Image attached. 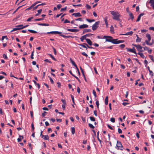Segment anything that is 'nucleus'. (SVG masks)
<instances>
[{
  "mask_svg": "<svg viewBox=\"0 0 154 154\" xmlns=\"http://www.w3.org/2000/svg\"><path fill=\"white\" fill-rule=\"evenodd\" d=\"M34 51H32L31 53V58L32 59H34L33 55H34Z\"/></svg>",
  "mask_w": 154,
  "mask_h": 154,
  "instance_id": "obj_47",
  "label": "nucleus"
},
{
  "mask_svg": "<svg viewBox=\"0 0 154 154\" xmlns=\"http://www.w3.org/2000/svg\"><path fill=\"white\" fill-rule=\"evenodd\" d=\"M104 21L106 25V26L107 27L108 25V22H107V17H105L104 18Z\"/></svg>",
  "mask_w": 154,
  "mask_h": 154,
  "instance_id": "obj_23",
  "label": "nucleus"
},
{
  "mask_svg": "<svg viewBox=\"0 0 154 154\" xmlns=\"http://www.w3.org/2000/svg\"><path fill=\"white\" fill-rule=\"evenodd\" d=\"M100 24L99 21H97L92 26V30L94 31L96 30L98 27V25Z\"/></svg>",
  "mask_w": 154,
  "mask_h": 154,
  "instance_id": "obj_6",
  "label": "nucleus"
},
{
  "mask_svg": "<svg viewBox=\"0 0 154 154\" xmlns=\"http://www.w3.org/2000/svg\"><path fill=\"white\" fill-rule=\"evenodd\" d=\"M33 17H31L28 18L27 20V22L30 21L33 18Z\"/></svg>",
  "mask_w": 154,
  "mask_h": 154,
  "instance_id": "obj_61",
  "label": "nucleus"
},
{
  "mask_svg": "<svg viewBox=\"0 0 154 154\" xmlns=\"http://www.w3.org/2000/svg\"><path fill=\"white\" fill-rule=\"evenodd\" d=\"M93 94H94L95 97L96 98L97 97L96 94V92L94 90H93Z\"/></svg>",
  "mask_w": 154,
  "mask_h": 154,
  "instance_id": "obj_38",
  "label": "nucleus"
},
{
  "mask_svg": "<svg viewBox=\"0 0 154 154\" xmlns=\"http://www.w3.org/2000/svg\"><path fill=\"white\" fill-rule=\"evenodd\" d=\"M59 35L64 38H73L74 37V36H70V35H69V36H66L63 34H60Z\"/></svg>",
  "mask_w": 154,
  "mask_h": 154,
  "instance_id": "obj_15",
  "label": "nucleus"
},
{
  "mask_svg": "<svg viewBox=\"0 0 154 154\" xmlns=\"http://www.w3.org/2000/svg\"><path fill=\"white\" fill-rule=\"evenodd\" d=\"M89 118L90 120L92 121H95V118L93 117L90 116Z\"/></svg>",
  "mask_w": 154,
  "mask_h": 154,
  "instance_id": "obj_35",
  "label": "nucleus"
},
{
  "mask_svg": "<svg viewBox=\"0 0 154 154\" xmlns=\"http://www.w3.org/2000/svg\"><path fill=\"white\" fill-rule=\"evenodd\" d=\"M110 32L111 33H114V27L113 26L111 25L110 27Z\"/></svg>",
  "mask_w": 154,
  "mask_h": 154,
  "instance_id": "obj_22",
  "label": "nucleus"
},
{
  "mask_svg": "<svg viewBox=\"0 0 154 154\" xmlns=\"http://www.w3.org/2000/svg\"><path fill=\"white\" fill-rule=\"evenodd\" d=\"M77 92L79 94L80 93V89L79 87H77Z\"/></svg>",
  "mask_w": 154,
  "mask_h": 154,
  "instance_id": "obj_49",
  "label": "nucleus"
},
{
  "mask_svg": "<svg viewBox=\"0 0 154 154\" xmlns=\"http://www.w3.org/2000/svg\"><path fill=\"white\" fill-rule=\"evenodd\" d=\"M47 113V112L45 111H44V112L42 113V116L43 117H44L45 116V114Z\"/></svg>",
  "mask_w": 154,
  "mask_h": 154,
  "instance_id": "obj_60",
  "label": "nucleus"
},
{
  "mask_svg": "<svg viewBox=\"0 0 154 154\" xmlns=\"http://www.w3.org/2000/svg\"><path fill=\"white\" fill-rule=\"evenodd\" d=\"M42 9H40L38 10L37 12L38 14H40L42 12Z\"/></svg>",
  "mask_w": 154,
  "mask_h": 154,
  "instance_id": "obj_64",
  "label": "nucleus"
},
{
  "mask_svg": "<svg viewBox=\"0 0 154 154\" xmlns=\"http://www.w3.org/2000/svg\"><path fill=\"white\" fill-rule=\"evenodd\" d=\"M127 51L130 52L134 53L136 54L137 56V53L136 51V50L134 47H133L132 49H131L128 48H126Z\"/></svg>",
  "mask_w": 154,
  "mask_h": 154,
  "instance_id": "obj_8",
  "label": "nucleus"
},
{
  "mask_svg": "<svg viewBox=\"0 0 154 154\" xmlns=\"http://www.w3.org/2000/svg\"><path fill=\"white\" fill-rule=\"evenodd\" d=\"M28 26H29L28 25H26V26H23V24H20V25H19V26H21V29H23L24 28L27 27Z\"/></svg>",
  "mask_w": 154,
  "mask_h": 154,
  "instance_id": "obj_28",
  "label": "nucleus"
},
{
  "mask_svg": "<svg viewBox=\"0 0 154 154\" xmlns=\"http://www.w3.org/2000/svg\"><path fill=\"white\" fill-rule=\"evenodd\" d=\"M49 78L51 83L52 84H54V82L53 80V79H52V78L51 77H49Z\"/></svg>",
  "mask_w": 154,
  "mask_h": 154,
  "instance_id": "obj_57",
  "label": "nucleus"
},
{
  "mask_svg": "<svg viewBox=\"0 0 154 154\" xmlns=\"http://www.w3.org/2000/svg\"><path fill=\"white\" fill-rule=\"evenodd\" d=\"M61 100L63 103V104H66V101L65 100L62 99Z\"/></svg>",
  "mask_w": 154,
  "mask_h": 154,
  "instance_id": "obj_50",
  "label": "nucleus"
},
{
  "mask_svg": "<svg viewBox=\"0 0 154 154\" xmlns=\"http://www.w3.org/2000/svg\"><path fill=\"white\" fill-rule=\"evenodd\" d=\"M49 55L55 61H57V60L54 57V56L52 54H49Z\"/></svg>",
  "mask_w": 154,
  "mask_h": 154,
  "instance_id": "obj_34",
  "label": "nucleus"
},
{
  "mask_svg": "<svg viewBox=\"0 0 154 154\" xmlns=\"http://www.w3.org/2000/svg\"><path fill=\"white\" fill-rule=\"evenodd\" d=\"M88 27V26L87 24H83L79 26V28L80 29H84L87 28Z\"/></svg>",
  "mask_w": 154,
  "mask_h": 154,
  "instance_id": "obj_14",
  "label": "nucleus"
},
{
  "mask_svg": "<svg viewBox=\"0 0 154 154\" xmlns=\"http://www.w3.org/2000/svg\"><path fill=\"white\" fill-rule=\"evenodd\" d=\"M110 120L113 123L115 122V119L114 118H111L110 119Z\"/></svg>",
  "mask_w": 154,
  "mask_h": 154,
  "instance_id": "obj_42",
  "label": "nucleus"
},
{
  "mask_svg": "<svg viewBox=\"0 0 154 154\" xmlns=\"http://www.w3.org/2000/svg\"><path fill=\"white\" fill-rule=\"evenodd\" d=\"M116 146L118 147V149H120L122 150L123 149V146L121 142L119 141H117Z\"/></svg>",
  "mask_w": 154,
  "mask_h": 154,
  "instance_id": "obj_5",
  "label": "nucleus"
},
{
  "mask_svg": "<svg viewBox=\"0 0 154 154\" xmlns=\"http://www.w3.org/2000/svg\"><path fill=\"white\" fill-rule=\"evenodd\" d=\"M149 56L150 59L152 61L154 62V60L153 59V56L152 55H149Z\"/></svg>",
  "mask_w": 154,
  "mask_h": 154,
  "instance_id": "obj_37",
  "label": "nucleus"
},
{
  "mask_svg": "<svg viewBox=\"0 0 154 154\" xmlns=\"http://www.w3.org/2000/svg\"><path fill=\"white\" fill-rule=\"evenodd\" d=\"M129 14L131 19L133 20L134 19V17L132 14L130 12H129Z\"/></svg>",
  "mask_w": 154,
  "mask_h": 154,
  "instance_id": "obj_27",
  "label": "nucleus"
},
{
  "mask_svg": "<svg viewBox=\"0 0 154 154\" xmlns=\"http://www.w3.org/2000/svg\"><path fill=\"white\" fill-rule=\"evenodd\" d=\"M133 32L132 31H130V32H128L125 34H121V35H131L133 34Z\"/></svg>",
  "mask_w": 154,
  "mask_h": 154,
  "instance_id": "obj_16",
  "label": "nucleus"
},
{
  "mask_svg": "<svg viewBox=\"0 0 154 154\" xmlns=\"http://www.w3.org/2000/svg\"><path fill=\"white\" fill-rule=\"evenodd\" d=\"M149 75L151 76H153V73L152 71L149 70Z\"/></svg>",
  "mask_w": 154,
  "mask_h": 154,
  "instance_id": "obj_56",
  "label": "nucleus"
},
{
  "mask_svg": "<svg viewBox=\"0 0 154 154\" xmlns=\"http://www.w3.org/2000/svg\"><path fill=\"white\" fill-rule=\"evenodd\" d=\"M66 8H67L66 7L64 8H62L60 9V11L61 12H62L63 11H66Z\"/></svg>",
  "mask_w": 154,
  "mask_h": 154,
  "instance_id": "obj_43",
  "label": "nucleus"
},
{
  "mask_svg": "<svg viewBox=\"0 0 154 154\" xmlns=\"http://www.w3.org/2000/svg\"><path fill=\"white\" fill-rule=\"evenodd\" d=\"M132 45H133L137 49V50L140 52H142L143 51H141V50L143 48V47H141L140 45H136L135 44H132Z\"/></svg>",
  "mask_w": 154,
  "mask_h": 154,
  "instance_id": "obj_7",
  "label": "nucleus"
},
{
  "mask_svg": "<svg viewBox=\"0 0 154 154\" xmlns=\"http://www.w3.org/2000/svg\"><path fill=\"white\" fill-rule=\"evenodd\" d=\"M117 39H116V40L114 42V44H118L121 43H122L124 42V40H117Z\"/></svg>",
  "mask_w": 154,
  "mask_h": 154,
  "instance_id": "obj_12",
  "label": "nucleus"
},
{
  "mask_svg": "<svg viewBox=\"0 0 154 154\" xmlns=\"http://www.w3.org/2000/svg\"><path fill=\"white\" fill-rule=\"evenodd\" d=\"M125 46V45L124 44H121L120 45V47L122 48H124Z\"/></svg>",
  "mask_w": 154,
  "mask_h": 154,
  "instance_id": "obj_58",
  "label": "nucleus"
},
{
  "mask_svg": "<svg viewBox=\"0 0 154 154\" xmlns=\"http://www.w3.org/2000/svg\"><path fill=\"white\" fill-rule=\"evenodd\" d=\"M72 15L74 16L75 17H80L82 16L80 13L78 12L77 13H74L72 14Z\"/></svg>",
  "mask_w": 154,
  "mask_h": 154,
  "instance_id": "obj_13",
  "label": "nucleus"
},
{
  "mask_svg": "<svg viewBox=\"0 0 154 154\" xmlns=\"http://www.w3.org/2000/svg\"><path fill=\"white\" fill-rule=\"evenodd\" d=\"M53 49L54 51V53L55 55H56L57 54V52L56 50V49L54 48L53 47Z\"/></svg>",
  "mask_w": 154,
  "mask_h": 154,
  "instance_id": "obj_59",
  "label": "nucleus"
},
{
  "mask_svg": "<svg viewBox=\"0 0 154 154\" xmlns=\"http://www.w3.org/2000/svg\"><path fill=\"white\" fill-rule=\"evenodd\" d=\"M92 35H93L91 33H88L87 34L85 35H84L82 36L80 38V40L82 42H83V41L84 39H87V38H86L87 37H90Z\"/></svg>",
  "mask_w": 154,
  "mask_h": 154,
  "instance_id": "obj_4",
  "label": "nucleus"
},
{
  "mask_svg": "<svg viewBox=\"0 0 154 154\" xmlns=\"http://www.w3.org/2000/svg\"><path fill=\"white\" fill-rule=\"evenodd\" d=\"M88 126L91 128L92 129H94L95 128L94 126L91 123H89L88 124Z\"/></svg>",
  "mask_w": 154,
  "mask_h": 154,
  "instance_id": "obj_36",
  "label": "nucleus"
},
{
  "mask_svg": "<svg viewBox=\"0 0 154 154\" xmlns=\"http://www.w3.org/2000/svg\"><path fill=\"white\" fill-rule=\"evenodd\" d=\"M5 38H6L7 40L8 39V38H7V37L6 36H2L1 39L2 41H3L4 40V39Z\"/></svg>",
  "mask_w": 154,
  "mask_h": 154,
  "instance_id": "obj_46",
  "label": "nucleus"
},
{
  "mask_svg": "<svg viewBox=\"0 0 154 154\" xmlns=\"http://www.w3.org/2000/svg\"><path fill=\"white\" fill-rule=\"evenodd\" d=\"M146 37L148 39V40L145 41V42L146 43V44L149 45H152L153 44V42H149L150 41L151 39V37L150 35L149 34L147 33L146 35Z\"/></svg>",
  "mask_w": 154,
  "mask_h": 154,
  "instance_id": "obj_3",
  "label": "nucleus"
},
{
  "mask_svg": "<svg viewBox=\"0 0 154 154\" xmlns=\"http://www.w3.org/2000/svg\"><path fill=\"white\" fill-rule=\"evenodd\" d=\"M66 105V104H63L62 106V107L63 108V109L64 110H65V109Z\"/></svg>",
  "mask_w": 154,
  "mask_h": 154,
  "instance_id": "obj_63",
  "label": "nucleus"
},
{
  "mask_svg": "<svg viewBox=\"0 0 154 154\" xmlns=\"http://www.w3.org/2000/svg\"><path fill=\"white\" fill-rule=\"evenodd\" d=\"M96 104L97 106L98 109H99V101L98 100H97L96 102Z\"/></svg>",
  "mask_w": 154,
  "mask_h": 154,
  "instance_id": "obj_41",
  "label": "nucleus"
},
{
  "mask_svg": "<svg viewBox=\"0 0 154 154\" xmlns=\"http://www.w3.org/2000/svg\"><path fill=\"white\" fill-rule=\"evenodd\" d=\"M111 14L113 16L112 18L113 20H116L119 21L120 24H121L120 23L122 21L121 20L120 18V17H121V15L119 14L118 11H110Z\"/></svg>",
  "mask_w": 154,
  "mask_h": 154,
  "instance_id": "obj_1",
  "label": "nucleus"
},
{
  "mask_svg": "<svg viewBox=\"0 0 154 154\" xmlns=\"http://www.w3.org/2000/svg\"><path fill=\"white\" fill-rule=\"evenodd\" d=\"M108 97L107 96L106 97L105 100V105H107L108 104Z\"/></svg>",
  "mask_w": 154,
  "mask_h": 154,
  "instance_id": "obj_25",
  "label": "nucleus"
},
{
  "mask_svg": "<svg viewBox=\"0 0 154 154\" xmlns=\"http://www.w3.org/2000/svg\"><path fill=\"white\" fill-rule=\"evenodd\" d=\"M70 61L71 63L72 64V65L73 66H74L75 67H76V68H77V66L76 64L75 63L74 61L71 58H70Z\"/></svg>",
  "mask_w": 154,
  "mask_h": 154,
  "instance_id": "obj_17",
  "label": "nucleus"
},
{
  "mask_svg": "<svg viewBox=\"0 0 154 154\" xmlns=\"http://www.w3.org/2000/svg\"><path fill=\"white\" fill-rule=\"evenodd\" d=\"M118 132L119 134H121L122 132V131L121 129L119 128L118 129Z\"/></svg>",
  "mask_w": 154,
  "mask_h": 154,
  "instance_id": "obj_53",
  "label": "nucleus"
},
{
  "mask_svg": "<svg viewBox=\"0 0 154 154\" xmlns=\"http://www.w3.org/2000/svg\"><path fill=\"white\" fill-rule=\"evenodd\" d=\"M44 19L43 18H38V19H36L35 20V21H40L43 20Z\"/></svg>",
  "mask_w": 154,
  "mask_h": 154,
  "instance_id": "obj_51",
  "label": "nucleus"
},
{
  "mask_svg": "<svg viewBox=\"0 0 154 154\" xmlns=\"http://www.w3.org/2000/svg\"><path fill=\"white\" fill-rule=\"evenodd\" d=\"M70 22L67 19H66L64 21V23H70Z\"/></svg>",
  "mask_w": 154,
  "mask_h": 154,
  "instance_id": "obj_54",
  "label": "nucleus"
},
{
  "mask_svg": "<svg viewBox=\"0 0 154 154\" xmlns=\"http://www.w3.org/2000/svg\"><path fill=\"white\" fill-rule=\"evenodd\" d=\"M33 81L34 82L35 85H37L38 89H39L40 87V85L38 83H37L36 82L35 80H33Z\"/></svg>",
  "mask_w": 154,
  "mask_h": 154,
  "instance_id": "obj_26",
  "label": "nucleus"
},
{
  "mask_svg": "<svg viewBox=\"0 0 154 154\" xmlns=\"http://www.w3.org/2000/svg\"><path fill=\"white\" fill-rule=\"evenodd\" d=\"M86 8L88 9H90L91 8V6L88 4H86Z\"/></svg>",
  "mask_w": 154,
  "mask_h": 154,
  "instance_id": "obj_44",
  "label": "nucleus"
},
{
  "mask_svg": "<svg viewBox=\"0 0 154 154\" xmlns=\"http://www.w3.org/2000/svg\"><path fill=\"white\" fill-rule=\"evenodd\" d=\"M106 39V41L111 42L114 44V42L116 39H114L113 38L110 36L104 35L103 37V39Z\"/></svg>",
  "mask_w": 154,
  "mask_h": 154,
  "instance_id": "obj_2",
  "label": "nucleus"
},
{
  "mask_svg": "<svg viewBox=\"0 0 154 154\" xmlns=\"http://www.w3.org/2000/svg\"><path fill=\"white\" fill-rule=\"evenodd\" d=\"M82 55H84V56H85L86 57H87L88 56L87 54H86L85 52H83L82 53Z\"/></svg>",
  "mask_w": 154,
  "mask_h": 154,
  "instance_id": "obj_48",
  "label": "nucleus"
},
{
  "mask_svg": "<svg viewBox=\"0 0 154 154\" xmlns=\"http://www.w3.org/2000/svg\"><path fill=\"white\" fill-rule=\"evenodd\" d=\"M34 6V5L33 4H32V5L29 7L27 8L26 10H30L32 8H33Z\"/></svg>",
  "mask_w": 154,
  "mask_h": 154,
  "instance_id": "obj_45",
  "label": "nucleus"
},
{
  "mask_svg": "<svg viewBox=\"0 0 154 154\" xmlns=\"http://www.w3.org/2000/svg\"><path fill=\"white\" fill-rule=\"evenodd\" d=\"M43 139L45 140H49V137L48 135H42V137Z\"/></svg>",
  "mask_w": 154,
  "mask_h": 154,
  "instance_id": "obj_18",
  "label": "nucleus"
},
{
  "mask_svg": "<svg viewBox=\"0 0 154 154\" xmlns=\"http://www.w3.org/2000/svg\"><path fill=\"white\" fill-rule=\"evenodd\" d=\"M71 132L72 134H74L75 132V129L74 127H72L71 128Z\"/></svg>",
  "mask_w": 154,
  "mask_h": 154,
  "instance_id": "obj_29",
  "label": "nucleus"
},
{
  "mask_svg": "<svg viewBox=\"0 0 154 154\" xmlns=\"http://www.w3.org/2000/svg\"><path fill=\"white\" fill-rule=\"evenodd\" d=\"M67 30L69 31L72 32H76L79 31V30L77 29H67Z\"/></svg>",
  "mask_w": 154,
  "mask_h": 154,
  "instance_id": "obj_10",
  "label": "nucleus"
},
{
  "mask_svg": "<svg viewBox=\"0 0 154 154\" xmlns=\"http://www.w3.org/2000/svg\"><path fill=\"white\" fill-rule=\"evenodd\" d=\"M141 38H140L139 37H137V38L136 40V42H140L141 41Z\"/></svg>",
  "mask_w": 154,
  "mask_h": 154,
  "instance_id": "obj_31",
  "label": "nucleus"
},
{
  "mask_svg": "<svg viewBox=\"0 0 154 154\" xmlns=\"http://www.w3.org/2000/svg\"><path fill=\"white\" fill-rule=\"evenodd\" d=\"M19 26V25L16 26L15 28H13V29L12 30H11V32H14L17 30L21 29V26Z\"/></svg>",
  "mask_w": 154,
  "mask_h": 154,
  "instance_id": "obj_9",
  "label": "nucleus"
},
{
  "mask_svg": "<svg viewBox=\"0 0 154 154\" xmlns=\"http://www.w3.org/2000/svg\"><path fill=\"white\" fill-rule=\"evenodd\" d=\"M154 2V0H150L149 3L151 4L150 5H153V2Z\"/></svg>",
  "mask_w": 154,
  "mask_h": 154,
  "instance_id": "obj_40",
  "label": "nucleus"
},
{
  "mask_svg": "<svg viewBox=\"0 0 154 154\" xmlns=\"http://www.w3.org/2000/svg\"><path fill=\"white\" fill-rule=\"evenodd\" d=\"M94 115L96 116H97V111L96 110H95L94 111Z\"/></svg>",
  "mask_w": 154,
  "mask_h": 154,
  "instance_id": "obj_62",
  "label": "nucleus"
},
{
  "mask_svg": "<svg viewBox=\"0 0 154 154\" xmlns=\"http://www.w3.org/2000/svg\"><path fill=\"white\" fill-rule=\"evenodd\" d=\"M70 96L72 100V103H73L74 104H75L74 97L72 94H70Z\"/></svg>",
  "mask_w": 154,
  "mask_h": 154,
  "instance_id": "obj_33",
  "label": "nucleus"
},
{
  "mask_svg": "<svg viewBox=\"0 0 154 154\" xmlns=\"http://www.w3.org/2000/svg\"><path fill=\"white\" fill-rule=\"evenodd\" d=\"M86 40L89 45L91 46L92 45V42L89 39L87 38V39H86Z\"/></svg>",
  "mask_w": 154,
  "mask_h": 154,
  "instance_id": "obj_19",
  "label": "nucleus"
},
{
  "mask_svg": "<svg viewBox=\"0 0 154 154\" xmlns=\"http://www.w3.org/2000/svg\"><path fill=\"white\" fill-rule=\"evenodd\" d=\"M3 57L5 59H7L8 58L7 55L5 54H4L3 55Z\"/></svg>",
  "mask_w": 154,
  "mask_h": 154,
  "instance_id": "obj_52",
  "label": "nucleus"
},
{
  "mask_svg": "<svg viewBox=\"0 0 154 154\" xmlns=\"http://www.w3.org/2000/svg\"><path fill=\"white\" fill-rule=\"evenodd\" d=\"M31 128H32V131L33 132H34V129L35 128L34 127V124L33 123H32L31 124Z\"/></svg>",
  "mask_w": 154,
  "mask_h": 154,
  "instance_id": "obj_39",
  "label": "nucleus"
},
{
  "mask_svg": "<svg viewBox=\"0 0 154 154\" xmlns=\"http://www.w3.org/2000/svg\"><path fill=\"white\" fill-rule=\"evenodd\" d=\"M62 32L59 31H51L47 32V34H61Z\"/></svg>",
  "mask_w": 154,
  "mask_h": 154,
  "instance_id": "obj_11",
  "label": "nucleus"
},
{
  "mask_svg": "<svg viewBox=\"0 0 154 154\" xmlns=\"http://www.w3.org/2000/svg\"><path fill=\"white\" fill-rule=\"evenodd\" d=\"M85 44H86V43H84L83 44H79V46H80L82 47H83V48H86V50L87 51V48L86 47V45H85Z\"/></svg>",
  "mask_w": 154,
  "mask_h": 154,
  "instance_id": "obj_21",
  "label": "nucleus"
},
{
  "mask_svg": "<svg viewBox=\"0 0 154 154\" xmlns=\"http://www.w3.org/2000/svg\"><path fill=\"white\" fill-rule=\"evenodd\" d=\"M91 31V29H84L83 32V34L87 32H90Z\"/></svg>",
  "mask_w": 154,
  "mask_h": 154,
  "instance_id": "obj_20",
  "label": "nucleus"
},
{
  "mask_svg": "<svg viewBox=\"0 0 154 154\" xmlns=\"http://www.w3.org/2000/svg\"><path fill=\"white\" fill-rule=\"evenodd\" d=\"M86 21H87L89 23H91L92 22H94L95 21V20L94 19L90 20L88 19H86Z\"/></svg>",
  "mask_w": 154,
  "mask_h": 154,
  "instance_id": "obj_32",
  "label": "nucleus"
},
{
  "mask_svg": "<svg viewBox=\"0 0 154 154\" xmlns=\"http://www.w3.org/2000/svg\"><path fill=\"white\" fill-rule=\"evenodd\" d=\"M137 54L139 55L142 58H145V57L143 55V54L140 52H138Z\"/></svg>",
  "mask_w": 154,
  "mask_h": 154,
  "instance_id": "obj_24",
  "label": "nucleus"
},
{
  "mask_svg": "<svg viewBox=\"0 0 154 154\" xmlns=\"http://www.w3.org/2000/svg\"><path fill=\"white\" fill-rule=\"evenodd\" d=\"M28 31L32 33H37V32L35 30H31V29H28Z\"/></svg>",
  "mask_w": 154,
  "mask_h": 154,
  "instance_id": "obj_30",
  "label": "nucleus"
},
{
  "mask_svg": "<svg viewBox=\"0 0 154 154\" xmlns=\"http://www.w3.org/2000/svg\"><path fill=\"white\" fill-rule=\"evenodd\" d=\"M44 61L45 62H47L48 63H51V62L49 61L48 59H45L44 60Z\"/></svg>",
  "mask_w": 154,
  "mask_h": 154,
  "instance_id": "obj_55",
  "label": "nucleus"
}]
</instances>
